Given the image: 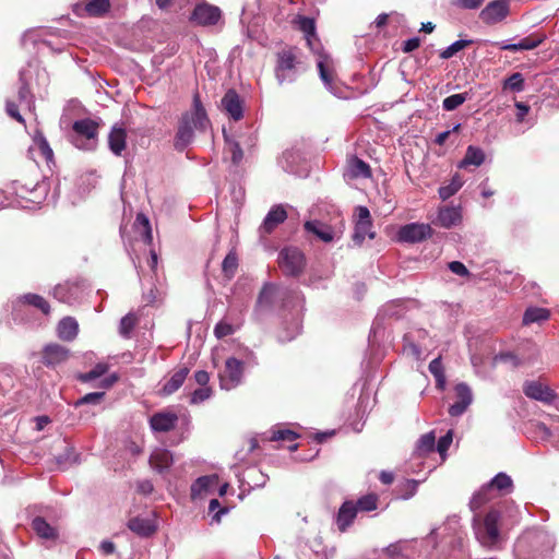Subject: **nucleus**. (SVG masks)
<instances>
[{"label": "nucleus", "instance_id": "29", "mask_svg": "<svg viewBox=\"0 0 559 559\" xmlns=\"http://www.w3.org/2000/svg\"><path fill=\"white\" fill-rule=\"evenodd\" d=\"M294 24L305 34L307 44L312 49V39L317 36L314 20L304 15H297L294 20Z\"/></svg>", "mask_w": 559, "mask_h": 559}, {"label": "nucleus", "instance_id": "45", "mask_svg": "<svg viewBox=\"0 0 559 559\" xmlns=\"http://www.w3.org/2000/svg\"><path fill=\"white\" fill-rule=\"evenodd\" d=\"M472 44H473V40H471V39H460V40H456L453 44H451L448 48H445L444 50H442L440 52V58L441 59H450L456 52H459L460 50L471 46Z\"/></svg>", "mask_w": 559, "mask_h": 559}, {"label": "nucleus", "instance_id": "57", "mask_svg": "<svg viewBox=\"0 0 559 559\" xmlns=\"http://www.w3.org/2000/svg\"><path fill=\"white\" fill-rule=\"evenodd\" d=\"M5 110H7V114L13 118L14 120H16L17 122L22 123L25 126V120L24 118L21 116L20 111H19V105L13 102V100H8L7 102V105H5Z\"/></svg>", "mask_w": 559, "mask_h": 559}, {"label": "nucleus", "instance_id": "5", "mask_svg": "<svg viewBox=\"0 0 559 559\" xmlns=\"http://www.w3.org/2000/svg\"><path fill=\"white\" fill-rule=\"evenodd\" d=\"M222 17V11L218 7L205 1L198 3L190 16V21L200 26L216 25Z\"/></svg>", "mask_w": 559, "mask_h": 559}, {"label": "nucleus", "instance_id": "53", "mask_svg": "<svg viewBox=\"0 0 559 559\" xmlns=\"http://www.w3.org/2000/svg\"><path fill=\"white\" fill-rule=\"evenodd\" d=\"M135 222L139 225H141L143 227V229H144V234H143L144 242L151 243L153 237H152V229H151V225H150L148 218L144 214L140 213V214L136 215Z\"/></svg>", "mask_w": 559, "mask_h": 559}, {"label": "nucleus", "instance_id": "22", "mask_svg": "<svg viewBox=\"0 0 559 559\" xmlns=\"http://www.w3.org/2000/svg\"><path fill=\"white\" fill-rule=\"evenodd\" d=\"M79 333V323L73 317H64L57 326L58 337L64 342L73 341Z\"/></svg>", "mask_w": 559, "mask_h": 559}, {"label": "nucleus", "instance_id": "63", "mask_svg": "<svg viewBox=\"0 0 559 559\" xmlns=\"http://www.w3.org/2000/svg\"><path fill=\"white\" fill-rule=\"evenodd\" d=\"M420 46V39L418 37L409 38L404 41L402 50L404 52H412Z\"/></svg>", "mask_w": 559, "mask_h": 559}, {"label": "nucleus", "instance_id": "2", "mask_svg": "<svg viewBox=\"0 0 559 559\" xmlns=\"http://www.w3.org/2000/svg\"><path fill=\"white\" fill-rule=\"evenodd\" d=\"M301 49L286 45L275 52L274 75L278 84L292 82L301 64Z\"/></svg>", "mask_w": 559, "mask_h": 559}, {"label": "nucleus", "instance_id": "37", "mask_svg": "<svg viewBox=\"0 0 559 559\" xmlns=\"http://www.w3.org/2000/svg\"><path fill=\"white\" fill-rule=\"evenodd\" d=\"M502 88L510 90L512 92H522L525 88V80L523 74L520 72L512 73L508 79L503 81Z\"/></svg>", "mask_w": 559, "mask_h": 559}, {"label": "nucleus", "instance_id": "19", "mask_svg": "<svg viewBox=\"0 0 559 559\" xmlns=\"http://www.w3.org/2000/svg\"><path fill=\"white\" fill-rule=\"evenodd\" d=\"M357 507L354 501H345L336 515V525L341 532H346L357 516Z\"/></svg>", "mask_w": 559, "mask_h": 559}, {"label": "nucleus", "instance_id": "13", "mask_svg": "<svg viewBox=\"0 0 559 559\" xmlns=\"http://www.w3.org/2000/svg\"><path fill=\"white\" fill-rule=\"evenodd\" d=\"M222 106L233 120L239 121L242 119L243 102L235 90L230 88L225 93L222 98Z\"/></svg>", "mask_w": 559, "mask_h": 559}, {"label": "nucleus", "instance_id": "50", "mask_svg": "<svg viewBox=\"0 0 559 559\" xmlns=\"http://www.w3.org/2000/svg\"><path fill=\"white\" fill-rule=\"evenodd\" d=\"M318 69L321 80L325 84H331L333 82V73L328 67V57H321L318 61Z\"/></svg>", "mask_w": 559, "mask_h": 559}, {"label": "nucleus", "instance_id": "16", "mask_svg": "<svg viewBox=\"0 0 559 559\" xmlns=\"http://www.w3.org/2000/svg\"><path fill=\"white\" fill-rule=\"evenodd\" d=\"M287 218V212L281 204L273 206L266 214L262 225L261 231L264 234H271L274 229Z\"/></svg>", "mask_w": 559, "mask_h": 559}, {"label": "nucleus", "instance_id": "52", "mask_svg": "<svg viewBox=\"0 0 559 559\" xmlns=\"http://www.w3.org/2000/svg\"><path fill=\"white\" fill-rule=\"evenodd\" d=\"M465 94H453L444 98L443 108L448 111L456 109L465 102Z\"/></svg>", "mask_w": 559, "mask_h": 559}, {"label": "nucleus", "instance_id": "39", "mask_svg": "<svg viewBox=\"0 0 559 559\" xmlns=\"http://www.w3.org/2000/svg\"><path fill=\"white\" fill-rule=\"evenodd\" d=\"M490 490L492 488H496L497 490H506L510 491L513 487V481L509 475L506 473H499L497 474L489 484H487Z\"/></svg>", "mask_w": 559, "mask_h": 559}, {"label": "nucleus", "instance_id": "17", "mask_svg": "<svg viewBox=\"0 0 559 559\" xmlns=\"http://www.w3.org/2000/svg\"><path fill=\"white\" fill-rule=\"evenodd\" d=\"M178 416L175 413L159 412L150 419L151 428L158 432H168L175 429Z\"/></svg>", "mask_w": 559, "mask_h": 559}, {"label": "nucleus", "instance_id": "10", "mask_svg": "<svg viewBox=\"0 0 559 559\" xmlns=\"http://www.w3.org/2000/svg\"><path fill=\"white\" fill-rule=\"evenodd\" d=\"M455 402L449 407V414L452 417L461 416L466 412L473 402V394L471 388L464 383H457L454 386Z\"/></svg>", "mask_w": 559, "mask_h": 559}, {"label": "nucleus", "instance_id": "60", "mask_svg": "<svg viewBox=\"0 0 559 559\" xmlns=\"http://www.w3.org/2000/svg\"><path fill=\"white\" fill-rule=\"evenodd\" d=\"M216 509H218L217 512L213 514V521L219 522L223 514L228 512L227 508H221V503L217 499H212L209 504V511L212 513Z\"/></svg>", "mask_w": 559, "mask_h": 559}, {"label": "nucleus", "instance_id": "26", "mask_svg": "<svg viewBox=\"0 0 559 559\" xmlns=\"http://www.w3.org/2000/svg\"><path fill=\"white\" fill-rule=\"evenodd\" d=\"M128 527L130 531L141 537H148L156 531V526L154 525L153 521L139 516L130 519L128 521Z\"/></svg>", "mask_w": 559, "mask_h": 559}, {"label": "nucleus", "instance_id": "27", "mask_svg": "<svg viewBox=\"0 0 559 559\" xmlns=\"http://www.w3.org/2000/svg\"><path fill=\"white\" fill-rule=\"evenodd\" d=\"M543 43L542 38L534 35L522 38L518 44H503L495 43L501 50L519 51V50H532L537 48Z\"/></svg>", "mask_w": 559, "mask_h": 559}, {"label": "nucleus", "instance_id": "33", "mask_svg": "<svg viewBox=\"0 0 559 559\" xmlns=\"http://www.w3.org/2000/svg\"><path fill=\"white\" fill-rule=\"evenodd\" d=\"M20 300L24 305H28L40 310L45 316L50 313L49 302L40 295L28 293L23 295Z\"/></svg>", "mask_w": 559, "mask_h": 559}, {"label": "nucleus", "instance_id": "31", "mask_svg": "<svg viewBox=\"0 0 559 559\" xmlns=\"http://www.w3.org/2000/svg\"><path fill=\"white\" fill-rule=\"evenodd\" d=\"M32 528L34 532L41 538L45 539H56L58 537V532L55 527H52L44 518L36 516L32 521Z\"/></svg>", "mask_w": 559, "mask_h": 559}, {"label": "nucleus", "instance_id": "30", "mask_svg": "<svg viewBox=\"0 0 559 559\" xmlns=\"http://www.w3.org/2000/svg\"><path fill=\"white\" fill-rule=\"evenodd\" d=\"M485 153L480 147L469 145L466 148L465 156L460 163L461 168H466L467 166L478 167L485 162Z\"/></svg>", "mask_w": 559, "mask_h": 559}, {"label": "nucleus", "instance_id": "3", "mask_svg": "<svg viewBox=\"0 0 559 559\" xmlns=\"http://www.w3.org/2000/svg\"><path fill=\"white\" fill-rule=\"evenodd\" d=\"M277 263L284 275L298 277L305 271L306 257L297 247H285L278 253Z\"/></svg>", "mask_w": 559, "mask_h": 559}, {"label": "nucleus", "instance_id": "25", "mask_svg": "<svg viewBox=\"0 0 559 559\" xmlns=\"http://www.w3.org/2000/svg\"><path fill=\"white\" fill-rule=\"evenodd\" d=\"M218 484V477L216 475H207L199 477L190 488L191 498H200L203 493L207 492Z\"/></svg>", "mask_w": 559, "mask_h": 559}, {"label": "nucleus", "instance_id": "7", "mask_svg": "<svg viewBox=\"0 0 559 559\" xmlns=\"http://www.w3.org/2000/svg\"><path fill=\"white\" fill-rule=\"evenodd\" d=\"M510 14L508 0H495L489 2L479 13V19L487 25L502 22Z\"/></svg>", "mask_w": 559, "mask_h": 559}, {"label": "nucleus", "instance_id": "40", "mask_svg": "<svg viewBox=\"0 0 559 559\" xmlns=\"http://www.w3.org/2000/svg\"><path fill=\"white\" fill-rule=\"evenodd\" d=\"M379 497L376 493H368L360 497L355 503L357 511L370 512L378 508Z\"/></svg>", "mask_w": 559, "mask_h": 559}, {"label": "nucleus", "instance_id": "23", "mask_svg": "<svg viewBox=\"0 0 559 559\" xmlns=\"http://www.w3.org/2000/svg\"><path fill=\"white\" fill-rule=\"evenodd\" d=\"M174 459L169 450L155 449L150 456V465L159 473L168 469L173 465Z\"/></svg>", "mask_w": 559, "mask_h": 559}, {"label": "nucleus", "instance_id": "28", "mask_svg": "<svg viewBox=\"0 0 559 559\" xmlns=\"http://www.w3.org/2000/svg\"><path fill=\"white\" fill-rule=\"evenodd\" d=\"M98 127V123L92 119H81L74 121L72 129L76 134L91 140L97 136Z\"/></svg>", "mask_w": 559, "mask_h": 559}, {"label": "nucleus", "instance_id": "21", "mask_svg": "<svg viewBox=\"0 0 559 559\" xmlns=\"http://www.w3.org/2000/svg\"><path fill=\"white\" fill-rule=\"evenodd\" d=\"M190 372V369L188 367H180L178 368L165 382L163 388L159 391V394L163 396H168L178 391L181 385L183 384L185 380L187 379L188 374Z\"/></svg>", "mask_w": 559, "mask_h": 559}, {"label": "nucleus", "instance_id": "64", "mask_svg": "<svg viewBox=\"0 0 559 559\" xmlns=\"http://www.w3.org/2000/svg\"><path fill=\"white\" fill-rule=\"evenodd\" d=\"M384 552L390 558L400 557L402 555V546L400 545V543L391 544L384 549Z\"/></svg>", "mask_w": 559, "mask_h": 559}, {"label": "nucleus", "instance_id": "36", "mask_svg": "<svg viewBox=\"0 0 559 559\" xmlns=\"http://www.w3.org/2000/svg\"><path fill=\"white\" fill-rule=\"evenodd\" d=\"M429 371L436 379L437 388L443 390L445 384L444 368L441 361V357L432 359L429 364Z\"/></svg>", "mask_w": 559, "mask_h": 559}, {"label": "nucleus", "instance_id": "32", "mask_svg": "<svg viewBox=\"0 0 559 559\" xmlns=\"http://www.w3.org/2000/svg\"><path fill=\"white\" fill-rule=\"evenodd\" d=\"M436 436L433 431L423 435L416 443V454L425 457L435 451Z\"/></svg>", "mask_w": 559, "mask_h": 559}, {"label": "nucleus", "instance_id": "43", "mask_svg": "<svg viewBox=\"0 0 559 559\" xmlns=\"http://www.w3.org/2000/svg\"><path fill=\"white\" fill-rule=\"evenodd\" d=\"M549 317V311L543 308H530L525 311L523 317V323L530 324L533 322H539L547 320Z\"/></svg>", "mask_w": 559, "mask_h": 559}, {"label": "nucleus", "instance_id": "55", "mask_svg": "<svg viewBox=\"0 0 559 559\" xmlns=\"http://www.w3.org/2000/svg\"><path fill=\"white\" fill-rule=\"evenodd\" d=\"M493 360L496 364H498V362L510 364L513 368H516V367L523 365V362L512 353H501V354L497 355Z\"/></svg>", "mask_w": 559, "mask_h": 559}, {"label": "nucleus", "instance_id": "47", "mask_svg": "<svg viewBox=\"0 0 559 559\" xmlns=\"http://www.w3.org/2000/svg\"><path fill=\"white\" fill-rule=\"evenodd\" d=\"M105 397V392H92V393H87L85 394L84 396H82L81 399H79L78 401H75L73 403V406L76 408V407H80L82 405H85V404H99Z\"/></svg>", "mask_w": 559, "mask_h": 559}, {"label": "nucleus", "instance_id": "12", "mask_svg": "<svg viewBox=\"0 0 559 559\" xmlns=\"http://www.w3.org/2000/svg\"><path fill=\"white\" fill-rule=\"evenodd\" d=\"M523 392L527 397L544 403H551L556 397L555 392L539 381H526L523 385Z\"/></svg>", "mask_w": 559, "mask_h": 559}, {"label": "nucleus", "instance_id": "8", "mask_svg": "<svg viewBox=\"0 0 559 559\" xmlns=\"http://www.w3.org/2000/svg\"><path fill=\"white\" fill-rule=\"evenodd\" d=\"M111 8L109 0H84L73 7V13L80 17H102Z\"/></svg>", "mask_w": 559, "mask_h": 559}, {"label": "nucleus", "instance_id": "54", "mask_svg": "<svg viewBox=\"0 0 559 559\" xmlns=\"http://www.w3.org/2000/svg\"><path fill=\"white\" fill-rule=\"evenodd\" d=\"M453 440V433L449 430L444 436H442L437 443V451L439 452L442 460H444L447 451L451 445Z\"/></svg>", "mask_w": 559, "mask_h": 559}, {"label": "nucleus", "instance_id": "42", "mask_svg": "<svg viewBox=\"0 0 559 559\" xmlns=\"http://www.w3.org/2000/svg\"><path fill=\"white\" fill-rule=\"evenodd\" d=\"M462 180L460 178V176H454L452 181L447 185V186H442L439 188V197L445 201L448 199H450L451 197H453L462 187Z\"/></svg>", "mask_w": 559, "mask_h": 559}, {"label": "nucleus", "instance_id": "41", "mask_svg": "<svg viewBox=\"0 0 559 559\" xmlns=\"http://www.w3.org/2000/svg\"><path fill=\"white\" fill-rule=\"evenodd\" d=\"M34 143L38 147L40 154L46 159L47 163L52 162L53 159V151L50 147L48 141L44 136L41 132H37L34 136Z\"/></svg>", "mask_w": 559, "mask_h": 559}, {"label": "nucleus", "instance_id": "34", "mask_svg": "<svg viewBox=\"0 0 559 559\" xmlns=\"http://www.w3.org/2000/svg\"><path fill=\"white\" fill-rule=\"evenodd\" d=\"M238 270V255L235 250L227 253L222 263V271L226 278L231 280Z\"/></svg>", "mask_w": 559, "mask_h": 559}, {"label": "nucleus", "instance_id": "20", "mask_svg": "<svg viewBox=\"0 0 559 559\" xmlns=\"http://www.w3.org/2000/svg\"><path fill=\"white\" fill-rule=\"evenodd\" d=\"M461 221L462 215L459 209L453 206H443L439 209L437 218L433 224L449 229L460 224Z\"/></svg>", "mask_w": 559, "mask_h": 559}, {"label": "nucleus", "instance_id": "56", "mask_svg": "<svg viewBox=\"0 0 559 559\" xmlns=\"http://www.w3.org/2000/svg\"><path fill=\"white\" fill-rule=\"evenodd\" d=\"M235 332V329L231 324L221 321L214 328V334L217 338H223L231 335Z\"/></svg>", "mask_w": 559, "mask_h": 559}, {"label": "nucleus", "instance_id": "6", "mask_svg": "<svg viewBox=\"0 0 559 559\" xmlns=\"http://www.w3.org/2000/svg\"><path fill=\"white\" fill-rule=\"evenodd\" d=\"M243 362L235 357H230L225 361V368L219 373L221 386L230 390L237 386L242 379Z\"/></svg>", "mask_w": 559, "mask_h": 559}, {"label": "nucleus", "instance_id": "14", "mask_svg": "<svg viewBox=\"0 0 559 559\" xmlns=\"http://www.w3.org/2000/svg\"><path fill=\"white\" fill-rule=\"evenodd\" d=\"M43 364L55 367L69 358V349L60 344H48L41 353Z\"/></svg>", "mask_w": 559, "mask_h": 559}, {"label": "nucleus", "instance_id": "11", "mask_svg": "<svg viewBox=\"0 0 559 559\" xmlns=\"http://www.w3.org/2000/svg\"><path fill=\"white\" fill-rule=\"evenodd\" d=\"M432 229L428 224L412 223L400 228L399 239L404 242H419L429 238Z\"/></svg>", "mask_w": 559, "mask_h": 559}, {"label": "nucleus", "instance_id": "62", "mask_svg": "<svg viewBox=\"0 0 559 559\" xmlns=\"http://www.w3.org/2000/svg\"><path fill=\"white\" fill-rule=\"evenodd\" d=\"M17 98L20 104H31V92L27 85L24 84L19 88Z\"/></svg>", "mask_w": 559, "mask_h": 559}, {"label": "nucleus", "instance_id": "58", "mask_svg": "<svg viewBox=\"0 0 559 559\" xmlns=\"http://www.w3.org/2000/svg\"><path fill=\"white\" fill-rule=\"evenodd\" d=\"M210 395H211L210 388L203 386L201 389H197L191 394V403L197 404V403L203 402V401L207 400L210 397Z\"/></svg>", "mask_w": 559, "mask_h": 559}, {"label": "nucleus", "instance_id": "18", "mask_svg": "<svg viewBox=\"0 0 559 559\" xmlns=\"http://www.w3.org/2000/svg\"><path fill=\"white\" fill-rule=\"evenodd\" d=\"M304 228L307 233L313 234L326 243L332 242L336 236L335 230L331 226L318 219L307 221L304 224Z\"/></svg>", "mask_w": 559, "mask_h": 559}, {"label": "nucleus", "instance_id": "49", "mask_svg": "<svg viewBox=\"0 0 559 559\" xmlns=\"http://www.w3.org/2000/svg\"><path fill=\"white\" fill-rule=\"evenodd\" d=\"M138 323V318L133 313H128L120 321V334L123 336H129L130 332L135 328Z\"/></svg>", "mask_w": 559, "mask_h": 559}, {"label": "nucleus", "instance_id": "1", "mask_svg": "<svg viewBox=\"0 0 559 559\" xmlns=\"http://www.w3.org/2000/svg\"><path fill=\"white\" fill-rule=\"evenodd\" d=\"M210 124V119L200 100L199 94L193 97V109L181 115L176 135L174 139V147L182 152L193 141L194 131L204 132Z\"/></svg>", "mask_w": 559, "mask_h": 559}, {"label": "nucleus", "instance_id": "38", "mask_svg": "<svg viewBox=\"0 0 559 559\" xmlns=\"http://www.w3.org/2000/svg\"><path fill=\"white\" fill-rule=\"evenodd\" d=\"M490 491L488 485L483 486L480 490L473 496L469 502L471 509L476 511L486 504L491 499Z\"/></svg>", "mask_w": 559, "mask_h": 559}, {"label": "nucleus", "instance_id": "15", "mask_svg": "<svg viewBox=\"0 0 559 559\" xmlns=\"http://www.w3.org/2000/svg\"><path fill=\"white\" fill-rule=\"evenodd\" d=\"M284 296L283 289L272 283H266L263 285L259 296H258V306L261 308L270 309L272 308L278 298Z\"/></svg>", "mask_w": 559, "mask_h": 559}, {"label": "nucleus", "instance_id": "24", "mask_svg": "<svg viewBox=\"0 0 559 559\" xmlns=\"http://www.w3.org/2000/svg\"><path fill=\"white\" fill-rule=\"evenodd\" d=\"M127 144V131L122 127H112L109 135H108V145L110 151L120 156L124 151Z\"/></svg>", "mask_w": 559, "mask_h": 559}, {"label": "nucleus", "instance_id": "9", "mask_svg": "<svg viewBox=\"0 0 559 559\" xmlns=\"http://www.w3.org/2000/svg\"><path fill=\"white\" fill-rule=\"evenodd\" d=\"M358 219L355 225L353 240L356 245H361L368 236L370 239L374 238V233L371 231L372 221L369 210L366 206L357 207Z\"/></svg>", "mask_w": 559, "mask_h": 559}, {"label": "nucleus", "instance_id": "46", "mask_svg": "<svg viewBox=\"0 0 559 559\" xmlns=\"http://www.w3.org/2000/svg\"><path fill=\"white\" fill-rule=\"evenodd\" d=\"M298 433L290 429L272 430L269 441L294 442L298 438Z\"/></svg>", "mask_w": 559, "mask_h": 559}, {"label": "nucleus", "instance_id": "44", "mask_svg": "<svg viewBox=\"0 0 559 559\" xmlns=\"http://www.w3.org/2000/svg\"><path fill=\"white\" fill-rule=\"evenodd\" d=\"M107 370H108V365L100 362V364H97L88 372L80 373L78 376V380H80L83 383H86V382H90V381L100 378L102 376H104L107 372Z\"/></svg>", "mask_w": 559, "mask_h": 559}, {"label": "nucleus", "instance_id": "61", "mask_svg": "<svg viewBox=\"0 0 559 559\" xmlns=\"http://www.w3.org/2000/svg\"><path fill=\"white\" fill-rule=\"evenodd\" d=\"M452 3L461 9L475 10L481 7L484 0H453Z\"/></svg>", "mask_w": 559, "mask_h": 559}, {"label": "nucleus", "instance_id": "48", "mask_svg": "<svg viewBox=\"0 0 559 559\" xmlns=\"http://www.w3.org/2000/svg\"><path fill=\"white\" fill-rule=\"evenodd\" d=\"M225 141L228 147V152L231 154V162L234 165H238L243 158V151L240 144L236 141L229 140L225 136Z\"/></svg>", "mask_w": 559, "mask_h": 559}, {"label": "nucleus", "instance_id": "51", "mask_svg": "<svg viewBox=\"0 0 559 559\" xmlns=\"http://www.w3.org/2000/svg\"><path fill=\"white\" fill-rule=\"evenodd\" d=\"M417 486H418V481H416L414 479L405 480L400 487V490H401L400 497L404 500L412 498L417 491Z\"/></svg>", "mask_w": 559, "mask_h": 559}, {"label": "nucleus", "instance_id": "35", "mask_svg": "<svg viewBox=\"0 0 559 559\" xmlns=\"http://www.w3.org/2000/svg\"><path fill=\"white\" fill-rule=\"evenodd\" d=\"M349 170L353 177L368 178L371 176L370 166L358 157H353L349 160Z\"/></svg>", "mask_w": 559, "mask_h": 559}, {"label": "nucleus", "instance_id": "59", "mask_svg": "<svg viewBox=\"0 0 559 559\" xmlns=\"http://www.w3.org/2000/svg\"><path fill=\"white\" fill-rule=\"evenodd\" d=\"M449 269L451 272L462 277H469L472 275L468 269L460 261L450 262Z\"/></svg>", "mask_w": 559, "mask_h": 559}, {"label": "nucleus", "instance_id": "4", "mask_svg": "<svg viewBox=\"0 0 559 559\" xmlns=\"http://www.w3.org/2000/svg\"><path fill=\"white\" fill-rule=\"evenodd\" d=\"M500 520V513L497 510H490L485 519L480 527L478 528L476 535L481 545L491 547L496 545L499 539V527L498 523Z\"/></svg>", "mask_w": 559, "mask_h": 559}]
</instances>
